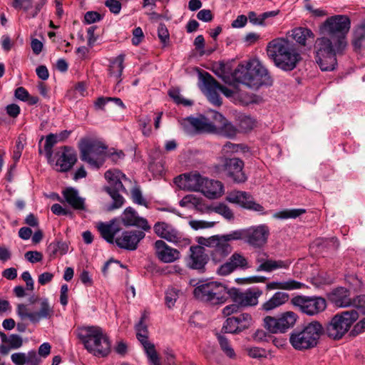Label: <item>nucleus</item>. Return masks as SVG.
I'll return each mask as SVG.
<instances>
[{"label": "nucleus", "instance_id": "nucleus-1", "mask_svg": "<svg viewBox=\"0 0 365 365\" xmlns=\"http://www.w3.org/2000/svg\"><path fill=\"white\" fill-rule=\"evenodd\" d=\"M266 52L274 65L284 71L294 70L302 60L294 44L285 38L270 41L267 45Z\"/></svg>", "mask_w": 365, "mask_h": 365}, {"label": "nucleus", "instance_id": "nucleus-2", "mask_svg": "<svg viewBox=\"0 0 365 365\" xmlns=\"http://www.w3.org/2000/svg\"><path fill=\"white\" fill-rule=\"evenodd\" d=\"M232 75L235 81L252 89H258L263 85L270 86L272 83L267 69L257 60L239 64Z\"/></svg>", "mask_w": 365, "mask_h": 365}, {"label": "nucleus", "instance_id": "nucleus-3", "mask_svg": "<svg viewBox=\"0 0 365 365\" xmlns=\"http://www.w3.org/2000/svg\"><path fill=\"white\" fill-rule=\"evenodd\" d=\"M346 45V42L325 35L318 38L314 45L315 60L321 70H334L337 65L336 55L341 54Z\"/></svg>", "mask_w": 365, "mask_h": 365}, {"label": "nucleus", "instance_id": "nucleus-4", "mask_svg": "<svg viewBox=\"0 0 365 365\" xmlns=\"http://www.w3.org/2000/svg\"><path fill=\"white\" fill-rule=\"evenodd\" d=\"M324 333L322 324L313 320L294 329L289 334V343L295 350H310L317 346Z\"/></svg>", "mask_w": 365, "mask_h": 365}, {"label": "nucleus", "instance_id": "nucleus-5", "mask_svg": "<svg viewBox=\"0 0 365 365\" xmlns=\"http://www.w3.org/2000/svg\"><path fill=\"white\" fill-rule=\"evenodd\" d=\"M78 336L85 348L94 356L104 357L110 352V342L99 327L81 328Z\"/></svg>", "mask_w": 365, "mask_h": 365}, {"label": "nucleus", "instance_id": "nucleus-6", "mask_svg": "<svg viewBox=\"0 0 365 365\" xmlns=\"http://www.w3.org/2000/svg\"><path fill=\"white\" fill-rule=\"evenodd\" d=\"M104 175L109 183V186L106 187L105 190L113 199V203L108 205L106 210L112 211L120 208L123 205L125 200L119 192L127 193L123 182L131 184V180L118 170H108Z\"/></svg>", "mask_w": 365, "mask_h": 365}, {"label": "nucleus", "instance_id": "nucleus-7", "mask_svg": "<svg viewBox=\"0 0 365 365\" xmlns=\"http://www.w3.org/2000/svg\"><path fill=\"white\" fill-rule=\"evenodd\" d=\"M107 147L101 142L91 138H82L79 142L80 158L91 167L98 169L105 161Z\"/></svg>", "mask_w": 365, "mask_h": 365}, {"label": "nucleus", "instance_id": "nucleus-8", "mask_svg": "<svg viewBox=\"0 0 365 365\" xmlns=\"http://www.w3.org/2000/svg\"><path fill=\"white\" fill-rule=\"evenodd\" d=\"M229 289L222 283L210 282L196 287L193 294L196 299L212 304H222L228 299Z\"/></svg>", "mask_w": 365, "mask_h": 365}, {"label": "nucleus", "instance_id": "nucleus-9", "mask_svg": "<svg viewBox=\"0 0 365 365\" xmlns=\"http://www.w3.org/2000/svg\"><path fill=\"white\" fill-rule=\"evenodd\" d=\"M351 26V21L347 16L335 15L329 17L320 27L321 34L341 42H346V36Z\"/></svg>", "mask_w": 365, "mask_h": 365}, {"label": "nucleus", "instance_id": "nucleus-10", "mask_svg": "<svg viewBox=\"0 0 365 365\" xmlns=\"http://www.w3.org/2000/svg\"><path fill=\"white\" fill-rule=\"evenodd\" d=\"M196 242L200 245L212 249L210 252V257L216 263L222 262L232 250L231 245L223 238L222 235H216L210 237H197Z\"/></svg>", "mask_w": 365, "mask_h": 365}, {"label": "nucleus", "instance_id": "nucleus-11", "mask_svg": "<svg viewBox=\"0 0 365 365\" xmlns=\"http://www.w3.org/2000/svg\"><path fill=\"white\" fill-rule=\"evenodd\" d=\"M331 303L337 307H347L353 306L361 313H365V296L360 295L351 299L350 292L344 287L334 289L328 294Z\"/></svg>", "mask_w": 365, "mask_h": 365}, {"label": "nucleus", "instance_id": "nucleus-12", "mask_svg": "<svg viewBox=\"0 0 365 365\" xmlns=\"http://www.w3.org/2000/svg\"><path fill=\"white\" fill-rule=\"evenodd\" d=\"M292 303L294 306L299 307L302 312L309 316L318 314L327 307L325 299L315 296H297L292 299Z\"/></svg>", "mask_w": 365, "mask_h": 365}, {"label": "nucleus", "instance_id": "nucleus-13", "mask_svg": "<svg viewBox=\"0 0 365 365\" xmlns=\"http://www.w3.org/2000/svg\"><path fill=\"white\" fill-rule=\"evenodd\" d=\"M297 316L292 312H287L279 317L267 316L264 319V327L270 333H284L297 322Z\"/></svg>", "mask_w": 365, "mask_h": 365}, {"label": "nucleus", "instance_id": "nucleus-14", "mask_svg": "<svg viewBox=\"0 0 365 365\" xmlns=\"http://www.w3.org/2000/svg\"><path fill=\"white\" fill-rule=\"evenodd\" d=\"M245 163L238 158H225L221 165L218 166L219 171L222 172L226 177L234 182H245L247 178L243 171Z\"/></svg>", "mask_w": 365, "mask_h": 365}, {"label": "nucleus", "instance_id": "nucleus-15", "mask_svg": "<svg viewBox=\"0 0 365 365\" xmlns=\"http://www.w3.org/2000/svg\"><path fill=\"white\" fill-rule=\"evenodd\" d=\"M258 287H250L245 292L237 288L229 289L228 298L241 307H254L258 304V299L262 294Z\"/></svg>", "mask_w": 365, "mask_h": 365}, {"label": "nucleus", "instance_id": "nucleus-16", "mask_svg": "<svg viewBox=\"0 0 365 365\" xmlns=\"http://www.w3.org/2000/svg\"><path fill=\"white\" fill-rule=\"evenodd\" d=\"M253 319L250 314L244 312L235 316L229 317L222 327L224 333L238 334L251 327Z\"/></svg>", "mask_w": 365, "mask_h": 365}, {"label": "nucleus", "instance_id": "nucleus-17", "mask_svg": "<svg viewBox=\"0 0 365 365\" xmlns=\"http://www.w3.org/2000/svg\"><path fill=\"white\" fill-rule=\"evenodd\" d=\"M16 313L21 319L27 318L31 322L36 324L39 322L42 319L51 317L53 314V310L50 306L48 299H43L41 302L39 312H29L26 305L19 304L17 306Z\"/></svg>", "mask_w": 365, "mask_h": 365}, {"label": "nucleus", "instance_id": "nucleus-18", "mask_svg": "<svg viewBox=\"0 0 365 365\" xmlns=\"http://www.w3.org/2000/svg\"><path fill=\"white\" fill-rule=\"evenodd\" d=\"M205 247L198 244L190 247V253L186 259L189 268L205 272V266L209 261V256L205 252Z\"/></svg>", "mask_w": 365, "mask_h": 365}, {"label": "nucleus", "instance_id": "nucleus-19", "mask_svg": "<svg viewBox=\"0 0 365 365\" xmlns=\"http://www.w3.org/2000/svg\"><path fill=\"white\" fill-rule=\"evenodd\" d=\"M154 232L160 238L175 243L179 244L184 242L185 244H190V240L183 238L182 234L170 224L165 222H157L153 226Z\"/></svg>", "mask_w": 365, "mask_h": 365}, {"label": "nucleus", "instance_id": "nucleus-20", "mask_svg": "<svg viewBox=\"0 0 365 365\" xmlns=\"http://www.w3.org/2000/svg\"><path fill=\"white\" fill-rule=\"evenodd\" d=\"M226 200L229 202L237 204L244 208L252 210L261 214L264 213V207L255 202L252 196L247 192L239 190L230 192L226 197Z\"/></svg>", "mask_w": 365, "mask_h": 365}, {"label": "nucleus", "instance_id": "nucleus-21", "mask_svg": "<svg viewBox=\"0 0 365 365\" xmlns=\"http://www.w3.org/2000/svg\"><path fill=\"white\" fill-rule=\"evenodd\" d=\"M269 230L265 225L252 226L246 228L245 242L249 245L259 248L267 243Z\"/></svg>", "mask_w": 365, "mask_h": 365}, {"label": "nucleus", "instance_id": "nucleus-22", "mask_svg": "<svg viewBox=\"0 0 365 365\" xmlns=\"http://www.w3.org/2000/svg\"><path fill=\"white\" fill-rule=\"evenodd\" d=\"M145 234L142 230H128L122 232L115 240L116 245L126 250L133 251L138 248L139 242L145 237Z\"/></svg>", "mask_w": 365, "mask_h": 365}, {"label": "nucleus", "instance_id": "nucleus-23", "mask_svg": "<svg viewBox=\"0 0 365 365\" xmlns=\"http://www.w3.org/2000/svg\"><path fill=\"white\" fill-rule=\"evenodd\" d=\"M249 268L247 259L240 252H234L228 260L221 264L217 269V273L221 276H227L237 269Z\"/></svg>", "mask_w": 365, "mask_h": 365}, {"label": "nucleus", "instance_id": "nucleus-24", "mask_svg": "<svg viewBox=\"0 0 365 365\" xmlns=\"http://www.w3.org/2000/svg\"><path fill=\"white\" fill-rule=\"evenodd\" d=\"M204 178L197 172L184 173L175 178V183L182 190L200 191Z\"/></svg>", "mask_w": 365, "mask_h": 365}, {"label": "nucleus", "instance_id": "nucleus-25", "mask_svg": "<svg viewBox=\"0 0 365 365\" xmlns=\"http://www.w3.org/2000/svg\"><path fill=\"white\" fill-rule=\"evenodd\" d=\"M121 221L125 227H136L148 232L151 229L148 220L138 216L137 212L131 207H127L121 215Z\"/></svg>", "mask_w": 365, "mask_h": 365}, {"label": "nucleus", "instance_id": "nucleus-26", "mask_svg": "<svg viewBox=\"0 0 365 365\" xmlns=\"http://www.w3.org/2000/svg\"><path fill=\"white\" fill-rule=\"evenodd\" d=\"M63 151L57 153L58 158L56 163V170L58 172L70 170L77 161L76 151L71 147L63 146Z\"/></svg>", "mask_w": 365, "mask_h": 365}, {"label": "nucleus", "instance_id": "nucleus-27", "mask_svg": "<svg viewBox=\"0 0 365 365\" xmlns=\"http://www.w3.org/2000/svg\"><path fill=\"white\" fill-rule=\"evenodd\" d=\"M155 255L164 263L173 262L180 258V252L168 246L163 240H158L154 244Z\"/></svg>", "mask_w": 365, "mask_h": 365}, {"label": "nucleus", "instance_id": "nucleus-28", "mask_svg": "<svg viewBox=\"0 0 365 365\" xmlns=\"http://www.w3.org/2000/svg\"><path fill=\"white\" fill-rule=\"evenodd\" d=\"M147 318L146 314L144 313L138 324L135 326V330L137 331V338L140 341L142 345L144 347V349L147 354V355L150 354L152 353L156 352L155 346L150 343L148 341V327L146 324L145 323V320Z\"/></svg>", "mask_w": 365, "mask_h": 365}, {"label": "nucleus", "instance_id": "nucleus-29", "mask_svg": "<svg viewBox=\"0 0 365 365\" xmlns=\"http://www.w3.org/2000/svg\"><path fill=\"white\" fill-rule=\"evenodd\" d=\"M223 189V185L220 181L204 178L200 192L210 199H216L222 195Z\"/></svg>", "mask_w": 365, "mask_h": 365}, {"label": "nucleus", "instance_id": "nucleus-30", "mask_svg": "<svg viewBox=\"0 0 365 365\" xmlns=\"http://www.w3.org/2000/svg\"><path fill=\"white\" fill-rule=\"evenodd\" d=\"M181 124L185 128L187 125H191L197 132L212 133L214 129V125L212 122L209 121V120L204 116H201L200 118L187 117L182 120Z\"/></svg>", "mask_w": 365, "mask_h": 365}, {"label": "nucleus", "instance_id": "nucleus-31", "mask_svg": "<svg viewBox=\"0 0 365 365\" xmlns=\"http://www.w3.org/2000/svg\"><path fill=\"white\" fill-rule=\"evenodd\" d=\"M332 318L347 333L353 324L358 319L359 313L355 309L343 311L337 313Z\"/></svg>", "mask_w": 365, "mask_h": 365}, {"label": "nucleus", "instance_id": "nucleus-32", "mask_svg": "<svg viewBox=\"0 0 365 365\" xmlns=\"http://www.w3.org/2000/svg\"><path fill=\"white\" fill-rule=\"evenodd\" d=\"M11 359L16 365H40L41 358L34 350L29 351L27 354L18 352L12 354Z\"/></svg>", "mask_w": 365, "mask_h": 365}, {"label": "nucleus", "instance_id": "nucleus-33", "mask_svg": "<svg viewBox=\"0 0 365 365\" xmlns=\"http://www.w3.org/2000/svg\"><path fill=\"white\" fill-rule=\"evenodd\" d=\"M63 195L66 202L76 210H85V200L78 195L77 190L68 187L63 191Z\"/></svg>", "mask_w": 365, "mask_h": 365}, {"label": "nucleus", "instance_id": "nucleus-34", "mask_svg": "<svg viewBox=\"0 0 365 365\" xmlns=\"http://www.w3.org/2000/svg\"><path fill=\"white\" fill-rule=\"evenodd\" d=\"M98 230L101 236L108 243L113 244L115 242V235L120 231V228L115 225L114 220L109 222H100L98 223Z\"/></svg>", "mask_w": 365, "mask_h": 365}, {"label": "nucleus", "instance_id": "nucleus-35", "mask_svg": "<svg viewBox=\"0 0 365 365\" xmlns=\"http://www.w3.org/2000/svg\"><path fill=\"white\" fill-rule=\"evenodd\" d=\"M289 300V294L285 292H277L267 301L264 302L260 307V310L264 312H270L279 306L284 304Z\"/></svg>", "mask_w": 365, "mask_h": 365}, {"label": "nucleus", "instance_id": "nucleus-36", "mask_svg": "<svg viewBox=\"0 0 365 365\" xmlns=\"http://www.w3.org/2000/svg\"><path fill=\"white\" fill-rule=\"evenodd\" d=\"M125 55L120 54L114 60H113L108 68L109 76L114 78L116 81V86L122 81L121 76L124 69L123 62ZM117 87H115L116 88Z\"/></svg>", "mask_w": 365, "mask_h": 365}, {"label": "nucleus", "instance_id": "nucleus-37", "mask_svg": "<svg viewBox=\"0 0 365 365\" xmlns=\"http://www.w3.org/2000/svg\"><path fill=\"white\" fill-rule=\"evenodd\" d=\"M291 264L292 261L289 259L273 260L269 259L268 261L261 264V266H257V267L256 268V271L271 272L278 269H287Z\"/></svg>", "mask_w": 365, "mask_h": 365}, {"label": "nucleus", "instance_id": "nucleus-38", "mask_svg": "<svg viewBox=\"0 0 365 365\" xmlns=\"http://www.w3.org/2000/svg\"><path fill=\"white\" fill-rule=\"evenodd\" d=\"M238 129L227 120L222 124L214 125V133L219 134L228 138H233L236 136Z\"/></svg>", "mask_w": 365, "mask_h": 365}, {"label": "nucleus", "instance_id": "nucleus-39", "mask_svg": "<svg viewBox=\"0 0 365 365\" xmlns=\"http://www.w3.org/2000/svg\"><path fill=\"white\" fill-rule=\"evenodd\" d=\"M324 333L330 339L339 340L341 339L346 333L344 329L341 328L336 322L331 318L330 322L324 327Z\"/></svg>", "mask_w": 365, "mask_h": 365}, {"label": "nucleus", "instance_id": "nucleus-40", "mask_svg": "<svg viewBox=\"0 0 365 365\" xmlns=\"http://www.w3.org/2000/svg\"><path fill=\"white\" fill-rule=\"evenodd\" d=\"M279 12V10H274L264 12L259 16H257L255 11H250L247 17L252 24L264 26L267 25V23L265 22L266 19L277 16Z\"/></svg>", "mask_w": 365, "mask_h": 365}, {"label": "nucleus", "instance_id": "nucleus-41", "mask_svg": "<svg viewBox=\"0 0 365 365\" xmlns=\"http://www.w3.org/2000/svg\"><path fill=\"white\" fill-rule=\"evenodd\" d=\"M292 36L299 44L306 46L307 40L309 38L313 40L314 34L309 29L297 27L292 31Z\"/></svg>", "mask_w": 365, "mask_h": 365}, {"label": "nucleus", "instance_id": "nucleus-42", "mask_svg": "<svg viewBox=\"0 0 365 365\" xmlns=\"http://www.w3.org/2000/svg\"><path fill=\"white\" fill-rule=\"evenodd\" d=\"M217 338L220 346L221 350L223 351V353L230 359H235L236 354L234 350V349L232 347L230 341L228 339L220 334H217Z\"/></svg>", "mask_w": 365, "mask_h": 365}, {"label": "nucleus", "instance_id": "nucleus-43", "mask_svg": "<svg viewBox=\"0 0 365 365\" xmlns=\"http://www.w3.org/2000/svg\"><path fill=\"white\" fill-rule=\"evenodd\" d=\"M365 41V24L358 26L354 31L352 39V45L355 50H359Z\"/></svg>", "mask_w": 365, "mask_h": 365}, {"label": "nucleus", "instance_id": "nucleus-44", "mask_svg": "<svg viewBox=\"0 0 365 365\" xmlns=\"http://www.w3.org/2000/svg\"><path fill=\"white\" fill-rule=\"evenodd\" d=\"M200 76L203 83L205 93L219 89L220 84L209 73H200Z\"/></svg>", "mask_w": 365, "mask_h": 365}, {"label": "nucleus", "instance_id": "nucleus-45", "mask_svg": "<svg viewBox=\"0 0 365 365\" xmlns=\"http://www.w3.org/2000/svg\"><path fill=\"white\" fill-rule=\"evenodd\" d=\"M180 205L182 207L188 206L189 205H192L195 207V208L200 212H204L207 207H205L203 204H202L200 199L195 197L192 195H188L184 197L180 202Z\"/></svg>", "mask_w": 365, "mask_h": 365}, {"label": "nucleus", "instance_id": "nucleus-46", "mask_svg": "<svg viewBox=\"0 0 365 365\" xmlns=\"http://www.w3.org/2000/svg\"><path fill=\"white\" fill-rule=\"evenodd\" d=\"M247 151V147L243 144H235L230 142L226 143L222 149V153L225 156H230L232 154Z\"/></svg>", "mask_w": 365, "mask_h": 365}, {"label": "nucleus", "instance_id": "nucleus-47", "mask_svg": "<svg viewBox=\"0 0 365 365\" xmlns=\"http://www.w3.org/2000/svg\"><path fill=\"white\" fill-rule=\"evenodd\" d=\"M306 212V210L304 209H291V210H284L276 212L274 215L275 218L278 219H288V218H296Z\"/></svg>", "mask_w": 365, "mask_h": 365}, {"label": "nucleus", "instance_id": "nucleus-48", "mask_svg": "<svg viewBox=\"0 0 365 365\" xmlns=\"http://www.w3.org/2000/svg\"><path fill=\"white\" fill-rule=\"evenodd\" d=\"M48 250L51 252V255H55L58 252H59L61 255H63L68 252V246L66 242H54L49 245Z\"/></svg>", "mask_w": 365, "mask_h": 365}, {"label": "nucleus", "instance_id": "nucleus-49", "mask_svg": "<svg viewBox=\"0 0 365 365\" xmlns=\"http://www.w3.org/2000/svg\"><path fill=\"white\" fill-rule=\"evenodd\" d=\"M58 142L57 135L53 133L48 135L46 138V142L44 145V151L46 158L49 160L51 158L53 155V147Z\"/></svg>", "mask_w": 365, "mask_h": 365}, {"label": "nucleus", "instance_id": "nucleus-50", "mask_svg": "<svg viewBox=\"0 0 365 365\" xmlns=\"http://www.w3.org/2000/svg\"><path fill=\"white\" fill-rule=\"evenodd\" d=\"M239 129L242 132L252 130L255 126V120L250 116L241 115L239 117Z\"/></svg>", "mask_w": 365, "mask_h": 365}, {"label": "nucleus", "instance_id": "nucleus-51", "mask_svg": "<svg viewBox=\"0 0 365 365\" xmlns=\"http://www.w3.org/2000/svg\"><path fill=\"white\" fill-rule=\"evenodd\" d=\"M168 95L171 98L173 99V101L177 104H182L185 106H190L192 105V101L187 100V99H185L180 95V91L178 89L173 88V89L169 90Z\"/></svg>", "mask_w": 365, "mask_h": 365}, {"label": "nucleus", "instance_id": "nucleus-52", "mask_svg": "<svg viewBox=\"0 0 365 365\" xmlns=\"http://www.w3.org/2000/svg\"><path fill=\"white\" fill-rule=\"evenodd\" d=\"M222 236L228 243L233 240H244L245 242L246 229L234 230L228 234L222 235Z\"/></svg>", "mask_w": 365, "mask_h": 365}, {"label": "nucleus", "instance_id": "nucleus-53", "mask_svg": "<svg viewBox=\"0 0 365 365\" xmlns=\"http://www.w3.org/2000/svg\"><path fill=\"white\" fill-rule=\"evenodd\" d=\"M179 290L175 288H168L165 292V304L168 308L174 307L178 298Z\"/></svg>", "mask_w": 365, "mask_h": 365}, {"label": "nucleus", "instance_id": "nucleus-54", "mask_svg": "<svg viewBox=\"0 0 365 365\" xmlns=\"http://www.w3.org/2000/svg\"><path fill=\"white\" fill-rule=\"evenodd\" d=\"M213 211L222 215L225 219L231 220L234 219V214L231 209L225 204H220L213 208Z\"/></svg>", "mask_w": 365, "mask_h": 365}, {"label": "nucleus", "instance_id": "nucleus-55", "mask_svg": "<svg viewBox=\"0 0 365 365\" xmlns=\"http://www.w3.org/2000/svg\"><path fill=\"white\" fill-rule=\"evenodd\" d=\"M131 198L133 202L148 207V202L143 197L142 192L138 186H135L132 189Z\"/></svg>", "mask_w": 365, "mask_h": 365}, {"label": "nucleus", "instance_id": "nucleus-56", "mask_svg": "<svg viewBox=\"0 0 365 365\" xmlns=\"http://www.w3.org/2000/svg\"><path fill=\"white\" fill-rule=\"evenodd\" d=\"M151 119L148 116H143L139 119V126L145 136H150L152 133Z\"/></svg>", "mask_w": 365, "mask_h": 365}, {"label": "nucleus", "instance_id": "nucleus-57", "mask_svg": "<svg viewBox=\"0 0 365 365\" xmlns=\"http://www.w3.org/2000/svg\"><path fill=\"white\" fill-rule=\"evenodd\" d=\"M304 284L296 281L294 279H288L282 282V289L284 290H294L304 288Z\"/></svg>", "mask_w": 365, "mask_h": 365}, {"label": "nucleus", "instance_id": "nucleus-58", "mask_svg": "<svg viewBox=\"0 0 365 365\" xmlns=\"http://www.w3.org/2000/svg\"><path fill=\"white\" fill-rule=\"evenodd\" d=\"M33 6L32 0H13L12 6L16 10L27 11Z\"/></svg>", "mask_w": 365, "mask_h": 365}, {"label": "nucleus", "instance_id": "nucleus-59", "mask_svg": "<svg viewBox=\"0 0 365 365\" xmlns=\"http://www.w3.org/2000/svg\"><path fill=\"white\" fill-rule=\"evenodd\" d=\"M215 224V222H206L204 220H190L189 222L190 226L195 230L212 227Z\"/></svg>", "mask_w": 365, "mask_h": 365}, {"label": "nucleus", "instance_id": "nucleus-60", "mask_svg": "<svg viewBox=\"0 0 365 365\" xmlns=\"http://www.w3.org/2000/svg\"><path fill=\"white\" fill-rule=\"evenodd\" d=\"M247 354L253 359H260L266 357L265 350L259 347H250L247 349Z\"/></svg>", "mask_w": 365, "mask_h": 365}, {"label": "nucleus", "instance_id": "nucleus-61", "mask_svg": "<svg viewBox=\"0 0 365 365\" xmlns=\"http://www.w3.org/2000/svg\"><path fill=\"white\" fill-rule=\"evenodd\" d=\"M158 38L163 43H165L169 41L170 35L168 30L166 26L163 23H160L158 26Z\"/></svg>", "mask_w": 365, "mask_h": 365}, {"label": "nucleus", "instance_id": "nucleus-62", "mask_svg": "<svg viewBox=\"0 0 365 365\" xmlns=\"http://www.w3.org/2000/svg\"><path fill=\"white\" fill-rule=\"evenodd\" d=\"M9 340L8 344L11 349H17L23 345L22 338L19 335L11 334Z\"/></svg>", "mask_w": 365, "mask_h": 365}, {"label": "nucleus", "instance_id": "nucleus-63", "mask_svg": "<svg viewBox=\"0 0 365 365\" xmlns=\"http://www.w3.org/2000/svg\"><path fill=\"white\" fill-rule=\"evenodd\" d=\"M24 257L31 263L38 262L43 259V255L38 251H28L25 253Z\"/></svg>", "mask_w": 365, "mask_h": 365}, {"label": "nucleus", "instance_id": "nucleus-64", "mask_svg": "<svg viewBox=\"0 0 365 365\" xmlns=\"http://www.w3.org/2000/svg\"><path fill=\"white\" fill-rule=\"evenodd\" d=\"M217 91V90H212L205 93L210 103L215 106H220L222 104V101Z\"/></svg>", "mask_w": 365, "mask_h": 365}]
</instances>
